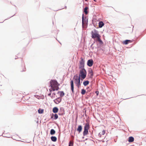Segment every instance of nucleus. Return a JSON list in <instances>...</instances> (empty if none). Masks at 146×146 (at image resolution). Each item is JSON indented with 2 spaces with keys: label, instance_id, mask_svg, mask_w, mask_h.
Masks as SVG:
<instances>
[{
  "label": "nucleus",
  "instance_id": "423d86ee",
  "mask_svg": "<svg viewBox=\"0 0 146 146\" xmlns=\"http://www.w3.org/2000/svg\"><path fill=\"white\" fill-rule=\"evenodd\" d=\"M88 22V19H87L86 17L84 18V15L83 13L82 16V26H83L84 25L85 23H86Z\"/></svg>",
  "mask_w": 146,
  "mask_h": 146
},
{
  "label": "nucleus",
  "instance_id": "9d476101",
  "mask_svg": "<svg viewBox=\"0 0 146 146\" xmlns=\"http://www.w3.org/2000/svg\"><path fill=\"white\" fill-rule=\"evenodd\" d=\"M93 76V71L92 70H90L89 71L88 76L90 78H92Z\"/></svg>",
  "mask_w": 146,
  "mask_h": 146
},
{
  "label": "nucleus",
  "instance_id": "aec40b11",
  "mask_svg": "<svg viewBox=\"0 0 146 146\" xmlns=\"http://www.w3.org/2000/svg\"><path fill=\"white\" fill-rule=\"evenodd\" d=\"M134 140V138L132 137H129V138L128 141L129 142H132Z\"/></svg>",
  "mask_w": 146,
  "mask_h": 146
},
{
  "label": "nucleus",
  "instance_id": "0eeeda50",
  "mask_svg": "<svg viewBox=\"0 0 146 146\" xmlns=\"http://www.w3.org/2000/svg\"><path fill=\"white\" fill-rule=\"evenodd\" d=\"M106 132V131L104 130H103L101 132H100L98 135V137L99 138H103L104 137L103 136Z\"/></svg>",
  "mask_w": 146,
  "mask_h": 146
},
{
  "label": "nucleus",
  "instance_id": "a211bd4d",
  "mask_svg": "<svg viewBox=\"0 0 146 146\" xmlns=\"http://www.w3.org/2000/svg\"><path fill=\"white\" fill-rule=\"evenodd\" d=\"M80 59L81 60L79 61V64H84V60L82 57H81Z\"/></svg>",
  "mask_w": 146,
  "mask_h": 146
},
{
  "label": "nucleus",
  "instance_id": "c756f323",
  "mask_svg": "<svg viewBox=\"0 0 146 146\" xmlns=\"http://www.w3.org/2000/svg\"><path fill=\"white\" fill-rule=\"evenodd\" d=\"M52 95H54V98L55 95V93H53Z\"/></svg>",
  "mask_w": 146,
  "mask_h": 146
},
{
  "label": "nucleus",
  "instance_id": "f8f14e48",
  "mask_svg": "<svg viewBox=\"0 0 146 146\" xmlns=\"http://www.w3.org/2000/svg\"><path fill=\"white\" fill-rule=\"evenodd\" d=\"M58 94H59L60 98L63 96L64 95V93L63 91H59L58 93Z\"/></svg>",
  "mask_w": 146,
  "mask_h": 146
},
{
  "label": "nucleus",
  "instance_id": "6ab92c4d",
  "mask_svg": "<svg viewBox=\"0 0 146 146\" xmlns=\"http://www.w3.org/2000/svg\"><path fill=\"white\" fill-rule=\"evenodd\" d=\"M87 64H93V61L92 59H90L88 60Z\"/></svg>",
  "mask_w": 146,
  "mask_h": 146
},
{
  "label": "nucleus",
  "instance_id": "f3484780",
  "mask_svg": "<svg viewBox=\"0 0 146 146\" xmlns=\"http://www.w3.org/2000/svg\"><path fill=\"white\" fill-rule=\"evenodd\" d=\"M131 42V41L130 40H126L123 41V44H127Z\"/></svg>",
  "mask_w": 146,
  "mask_h": 146
},
{
  "label": "nucleus",
  "instance_id": "c9c22d12",
  "mask_svg": "<svg viewBox=\"0 0 146 146\" xmlns=\"http://www.w3.org/2000/svg\"><path fill=\"white\" fill-rule=\"evenodd\" d=\"M86 1H87L88 0H85Z\"/></svg>",
  "mask_w": 146,
  "mask_h": 146
},
{
  "label": "nucleus",
  "instance_id": "393cba45",
  "mask_svg": "<svg viewBox=\"0 0 146 146\" xmlns=\"http://www.w3.org/2000/svg\"><path fill=\"white\" fill-rule=\"evenodd\" d=\"M38 111L39 113H42L43 112V110L41 109H39L38 110Z\"/></svg>",
  "mask_w": 146,
  "mask_h": 146
},
{
  "label": "nucleus",
  "instance_id": "cd10ccee",
  "mask_svg": "<svg viewBox=\"0 0 146 146\" xmlns=\"http://www.w3.org/2000/svg\"><path fill=\"white\" fill-rule=\"evenodd\" d=\"M94 33H98V32L96 30L94 29Z\"/></svg>",
  "mask_w": 146,
  "mask_h": 146
},
{
  "label": "nucleus",
  "instance_id": "1a4fd4ad",
  "mask_svg": "<svg viewBox=\"0 0 146 146\" xmlns=\"http://www.w3.org/2000/svg\"><path fill=\"white\" fill-rule=\"evenodd\" d=\"M71 86V89L73 93L74 92V81L73 80H71L70 82Z\"/></svg>",
  "mask_w": 146,
  "mask_h": 146
},
{
  "label": "nucleus",
  "instance_id": "7ed1b4c3",
  "mask_svg": "<svg viewBox=\"0 0 146 146\" xmlns=\"http://www.w3.org/2000/svg\"><path fill=\"white\" fill-rule=\"evenodd\" d=\"M73 79L76 86L79 88L81 84L80 76H79L77 74H76L74 76Z\"/></svg>",
  "mask_w": 146,
  "mask_h": 146
},
{
  "label": "nucleus",
  "instance_id": "f704fd0d",
  "mask_svg": "<svg viewBox=\"0 0 146 146\" xmlns=\"http://www.w3.org/2000/svg\"><path fill=\"white\" fill-rule=\"evenodd\" d=\"M51 97L52 98H53V96H51Z\"/></svg>",
  "mask_w": 146,
  "mask_h": 146
},
{
  "label": "nucleus",
  "instance_id": "473e14b6",
  "mask_svg": "<svg viewBox=\"0 0 146 146\" xmlns=\"http://www.w3.org/2000/svg\"><path fill=\"white\" fill-rule=\"evenodd\" d=\"M66 6H65V9H66Z\"/></svg>",
  "mask_w": 146,
  "mask_h": 146
},
{
  "label": "nucleus",
  "instance_id": "4be33fe9",
  "mask_svg": "<svg viewBox=\"0 0 146 146\" xmlns=\"http://www.w3.org/2000/svg\"><path fill=\"white\" fill-rule=\"evenodd\" d=\"M89 81H86L84 82H83V84L84 86H86L89 84Z\"/></svg>",
  "mask_w": 146,
  "mask_h": 146
},
{
  "label": "nucleus",
  "instance_id": "bb28decb",
  "mask_svg": "<svg viewBox=\"0 0 146 146\" xmlns=\"http://www.w3.org/2000/svg\"><path fill=\"white\" fill-rule=\"evenodd\" d=\"M58 116L57 114H54V119H57L58 118Z\"/></svg>",
  "mask_w": 146,
  "mask_h": 146
},
{
  "label": "nucleus",
  "instance_id": "dca6fc26",
  "mask_svg": "<svg viewBox=\"0 0 146 146\" xmlns=\"http://www.w3.org/2000/svg\"><path fill=\"white\" fill-rule=\"evenodd\" d=\"M82 126L81 125H79L78 126L77 130L78 131L79 133H80L82 131Z\"/></svg>",
  "mask_w": 146,
  "mask_h": 146
},
{
  "label": "nucleus",
  "instance_id": "6e6552de",
  "mask_svg": "<svg viewBox=\"0 0 146 146\" xmlns=\"http://www.w3.org/2000/svg\"><path fill=\"white\" fill-rule=\"evenodd\" d=\"M62 98L60 97H58L54 100L55 103L56 104H58L61 101Z\"/></svg>",
  "mask_w": 146,
  "mask_h": 146
},
{
  "label": "nucleus",
  "instance_id": "f257e3e1",
  "mask_svg": "<svg viewBox=\"0 0 146 146\" xmlns=\"http://www.w3.org/2000/svg\"><path fill=\"white\" fill-rule=\"evenodd\" d=\"M58 84L56 81L55 80H51L50 82V86L53 91L57 90L59 89Z\"/></svg>",
  "mask_w": 146,
  "mask_h": 146
},
{
  "label": "nucleus",
  "instance_id": "e433bc0d",
  "mask_svg": "<svg viewBox=\"0 0 146 146\" xmlns=\"http://www.w3.org/2000/svg\"><path fill=\"white\" fill-rule=\"evenodd\" d=\"M14 15L12 16L11 17H13Z\"/></svg>",
  "mask_w": 146,
  "mask_h": 146
},
{
  "label": "nucleus",
  "instance_id": "4468645a",
  "mask_svg": "<svg viewBox=\"0 0 146 146\" xmlns=\"http://www.w3.org/2000/svg\"><path fill=\"white\" fill-rule=\"evenodd\" d=\"M88 9V7H85L84 9L83 12L86 15L88 13V11H87V10Z\"/></svg>",
  "mask_w": 146,
  "mask_h": 146
},
{
  "label": "nucleus",
  "instance_id": "9b49d317",
  "mask_svg": "<svg viewBox=\"0 0 146 146\" xmlns=\"http://www.w3.org/2000/svg\"><path fill=\"white\" fill-rule=\"evenodd\" d=\"M100 37H100L97 39H96L95 41L96 42L98 41L99 42L100 44L101 45H102L103 44V42L102 41Z\"/></svg>",
  "mask_w": 146,
  "mask_h": 146
},
{
  "label": "nucleus",
  "instance_id": "b1692460",
  "mask_svg": "<svg viewBox=\"0 0 146 146\" xmlns=\"http://www.w3.org/2000/svg\"><path fill=\"white\" fill-rule=\"evenodd\" d=\"M86 92V90L84 89H82V90L81 93L82 95L84 94H85Z\"/></svg>",
  "mask_w": 146,
  "mask_h": 146
},
{
  "label": "nucleus",
  "instance_id": "c85d7f7f",
  "mask_svg": "<svg viewBox=\"0 0 146 146\" xmlns=\"http://www.w3.org/2000/svg\"><path fill=\"white\" fill-rule=\"evenodd\" d=\"M49 91L50 92V93L48 94V96H50L51 95V92H52V90L51 89H49Z\"/></svg>",
  "mask_w": 146,
  "mask_h": 146
},
{
  "label": "nucleus",
  "instance_id": "7c9ffc66",
  "mask_svg": "<svg viewBox=\"0 0 146 146\" xmlns=\"http://www.w3.org/2000/svg\"><path fill=\"white\" fill-rule=\"evenodd\" d=\"M89 66L91 67L92 66L93 64H88Z\"/></svg>",
  "mask_w": 146,
  "mask_h": 146
},
{
  "label": "nucleus",
  "instance_id": "39448f33",
  "mask_svg": "<svg viewBox=\"0 0 146 146\" xmlns=\"http://www.w3.org/2000/svg\"><path fill=\"white\" fill-rule=\"evenodd\" d=\"M91 37L92 38L94 39H97L99 37H101L100 35L99 34V33H94V31H92L91 33Z\"/></svg>",
  "mask_w": 146,
  "mask_h": 146
},
{
  "label": "nucleus",
  "instance_id": "4c0bfd02",
  "mask_svg": "<svg viewBox=\"0 0 146 146\" xmlns=\"http://www.w3.org/2000/svg\"><path fill=\"white\" fill-rule=\"evenodd\" d=\"M2 23V22H0V23Z\"/></svg>",
  "mask_w": 146,
  "mask_h": 146
},
{
  "label": "nucleus",
  "instance_id": "a878e982",
  "mask_svg": "<svg viewBox=\"0 0 146 146\" xmlns=\"http://www.w3.org/2000/svg\"><path fill=\"white\" fill-rule=\"evenodd\" d=\"M73 143L72 141H70L69 143V146H73Z\"/></svg>",
  "mask_w": 146,
  "mask_h": 146
},
{
  "label": "nucleus",
  "instance_id": "2eb2a0df",
  "mask_svg": "<svg viewBox=\"0 0 146 146\" xmlns=\"http://www.w3.org/2000/svg\"><path fill=\"white\" fill-rule=\"evenodd\" d=\"M58 109L56 107H55L53 109V112L54 113H56L58 112Z\"/></svg>",
  "mask_w": 146,
  "mask_h": 146
},
{
  "label": "nucleus",
  "instance_id": "20e7f679",
  "mask_svg": "<svg viewBox=\"0 0 146 146\" xmlns=\"http://www.w3.org/2000/svg\"><path fill=\"white\" fill-rule=\"evenodd\" d=\"M89 128V125L88 123H87L84 127V131L83 132V135H86L88 133V129Z\"/></svg>",
  "mask_w": 146,
  "mask_h": 146
},
{
  "label": "nucleus",
  "instance_id": "412c9836",
  "mask_svg": "<svg viewBox=\"0 0 146 146\" xmlns=\"http://www.w3.org/2000/svg\"><path fill=\"white\" fill-rule=\"evenodd\" d=\"M51 140L52 141L55 142L57 140V138L55 136H52L51 137Z\"/></svg>",
  "mask_w": 146,
  "mask_h": 146
},
{
  "label": "nucleus",
  "instance_id": "f03ea898",
  "mask_svg": "<svg viewBox=\"0 0 146 146\" xmlns=\"http://www.w3.org/2000/svg\"><path fill=\"white\" fill-rule=\"evenodd\" d=\"M86 75V70L84 68V66L82 68H81L80 70V73L79 76H80L82 80L85 78Z\"/></svg>",
  "mask_w": 146,
  "mask_h": 146
},
{
  "label": "nucleus",
  "instance_id": "5701e85b",
  "mask_svg": "<svg viewBox=\"0 0 146 146\" xmlns=\"http://www.w3.org/2000/svg\"><path fill=\"white\" fill-rule=\"evenodd\" d=\"M55 133V131L54 129H51L50 131V134L51 135H53Z\"/></svg>",
  "mask_w": 146,
  "mask_h": 146
},
{
  "label": "nucleus",
  "instance_id": "ddd939ff",
  "mask_svg": "<svg viewBox=\"0 0 146 146\" xmlns=\"http://www.w3.org/2000/svg\"><path fill=\"white\" fill-rule=\"evenodd\" d=\"M104 25V23L102 21H100L99 22V28H102Z\"/></svg>",
  "mask_w": 146,
  "mask_h": 146
},
{
  "label": "nucleus",
  "instance_id": "72a5a7b5",
  "mask_svg": "<svg viewBox=\"0 0 146 146\" xmlns=\"http://www.w3.org/2000/svg\"><path fill=\"white\" fill-rule=\"evenodd\" d=\"M93 44H92L91 46V47L92 46V45H93Z\"/></svg>",
  "mask_w": 146,
  "mask_h": 146
},
{
  "label": "nucleus",
  "instance_id": "2f4dec72",
  "mask_svg": "<svg viewBox=\"0 0 146 146\" xmlns=\"http://www.w3.org/2000/svg\"><path fill=\"white\" fill-rule=\"evenodd\" d=\"M94 1L96 2V0H93Z\"/></svg>",
  "mask_w": 146,
  "mask_h": 146
}]
</instances>
